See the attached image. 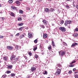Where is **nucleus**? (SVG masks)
Here are the masks:
<instances>
[{
  "instance_id": "obj_1",
  "label": "nucleus",
  "mask_w": 78,
  "mask_h": 78,
  "mask_svg": "<svg viewBox=\"0 0 78 78\" xmlns=\"http://www.w3.org/2000/svg\"><path fill=\"white\" fill-rule=\"evenodd\" d=\"M57 67H56V69L57 70V72L55 73L56 76H58L61 73V67L62 66L60 64H57Z\"/></svg>"
},
{
  "instance_id": "obj_2",
  "label": "nucleus",
  "mask_w": 78,
  "mask_h": 78,
  "mask_svg": "<svg viewBox=\"0 0 78 78\" xmlns=\"http://www.w3.org/2000/svg\"><path fill=\"white\" fill-rule=\"evenodd\" d=\"M10 59L11 61L15 60L16 61H17L18 60V58H16V56L14 55V53H12V54L11 56L10 57Z\"/></svg>"
},
{
  "instance_id": "obj_3",
  "label": "nucleus",
  "mask_w": 78,
  "mask_h": 78,
  "mask_svg": "<svg viewBox=\"0 0 78 78\" xmlns=\"http://www.w3.org/2000/svg\"><path fill=\"white\" fill-rule=\"evenodd\" d=\"M58 53L59 55H61V56H63V55H66V52L63 51L62 50L60 51H59L58 52Z\"/></svg>"
},
{
  "instance_id": "obj_4",
  "label": "nucleus",
  "mask_w": 78,
  "mask_h": 78,
  "mask_svg": "<svg viewBox=\"0 0 78 78\" xmlns=\"http://www.w3.org/2000/svg\"><path fill=\"white\" fill-rule=\"evenodd\" d=\"M59 29L61 30V31H62V32H65V31H66V29L64 27H59Z\"/></svg>"
},
{
  "instance_id": "obj_5",
  "label": "nucleus",
  "mask_w": 78,
  "mask_h": 78,
  "mask_svg": "<svg viewBox=\"0 0 78 78\" xmlns=\"http://www.w3.org/2000/svg\"><path fill=\"white\" fill-rule=\"evenodd\" d=\"M13 67V66L12 65H7V68L8 70H10L12 69Z\"/></svg>"
},
{
  "instance_id": "obj_6",
  "label": "nucleus",
  "mask_w": 78,
  "mask_h": 78,
  "mask_svg": "<svg viewBox=\"0 0 78 78\" xmlns=\"http://www.w3.org/2000/svg\"><path fill=\"white\" fill-rule=\"evenodd\" d=\"M31 71L32 72H35L36 71V68L35 67H31Z\"/></svg>"
},
{
  "instance_id": "obj_7",
  "label": "nucleus",
  "mask_w": 78,
  "mask_h": 78,
  "mask_svg": "<svg viewBox=\"0 0 78 78\" xmlns=\"http://www.w3.org/2000/svg\"><path fill=\"white\" fill-rule=\"evenodd\" d=\"M10 13H9L10 16L12 17H14L15 16V14L12 12H10Z\"/></svg>"
},
{
  "instance_id": "obj_8",
  "label": "nucleus",
  "mask_w": 78,
  "mask_h": 78,
  "mask_svg": "<svg viewBox=\"0 0 78 78\" xmlns=\"http://www.w3.org/2000/svg\"><path fill=\"white\" fill-rule=\"evenodd\" d=\"M11 8L13 10L15 11L16 10V9H17V7H15L14 6L12 5L11 6Z\"/></svg>"
},
{
  "instance_id": "obj_9",
  "label": "nucleus",
  "mask_w": 78,
  "mask_h": 78,
  "mask_svg": "<svg viewBox=\"0 0 78 78\" xmlns=\"http://www.w3.org/2000/svg\"><path fill=\"white\" fill-rule=\"evenodd\" d=\"M7 49L9 50H12V47L11 46H8L7 47Z\"/></svg>"
},
{
  "instance_id": "obj_10",
  "label": "nucleus",
  "mask_w": 78,
  "mask_h": 78,
  "mask_svg": "<svg viewBox=\"0 0 78 78\" xmlns=\"http://www.w3.org/2000/svg\"><path fill=\"white\" fill-rule=\"evenodd\" d=\"M78 44L76 43H74L71 46V47H75L76 45H78Z\"/></svg>"
},
{
  "instance_id": "obj_11",
  "label": "nucleus",
  "mask_w": 78,
  "mask_h": 78,
  "mask_svg": "<svg viewBox=\"0 0 78 78\" xmlns=\"http://www.w3.org/2000/svg\"><path fill=\"white\" fill-rule=\"evenodd\" d=\"M42 22L44 23V25H47V24L48 23V22H47V21L45 20H43Z\"/></svg>"
},
{
  "instance_id": "obj_12",
  "label": "nucleus",
  "mask_w": 78,
  "mask_h": 78,
  "mask_svg": "<svg viewBox=\"0 0 78 78\" xmlns=\"http://www.w3.org/2000/svg\"><path fill=\"white\" fill-rule=\"evenodd\" d=\"M25 37V35L23 34H22L20 36V39H22L23 38V37Z\"/></svg>"
},
{
  "instance_id": "obj_13",
  "label": "nucleus",
  "mask_w": 78,
  "mask_h": 78,
  "mask_svg": "<svg viewBox=\"0 0 78 78\" xmlns=\"http://www.w3.org/2000/svg\"><path fill=\"white\" fill-rule=\"evenodd\" d=\"M47 34H45L43 35V38L44 39H45V38H47Z\"/></svg>"
},
{
  "instance_id": "obj_14",
  "label": "nucleus",
  "mask_w": 78,
  "mask_h": 78,
  "mask_svg": "<svg viewBox=\"0 0 78 78\" xmlns=\"http://www.w3.org/2000/svg\"><path fill=\"white\" fill-rule=\"evenodd\" d=\"M28 35L29 36V38H30V37L32 36V33H28Z\"/></svg>"
},
{
  "instance_id": "obj_15",
  "label": "nucleus",
  "mask_w": 78,
  "mask_h": 78,
  "mask_svg": "<svg viewBox=\"0 0 78 78\" xmlns=\"http://www.w3.org/2000/svg\"><path fill=\"white\" fill-rule=\"evenodd\" d=\"M3 59L5 61H7V59H8V57L7 56H4L3 57Z\"/></svg>"
},
{
  "instance_id": "obj_16",
  "label": "nucleus",
  "mask_w": 78,
  "mask_h": 78,
  "mask_svg": "<svg viewBox=\"0 0 78 78\" xmlns=\"http://www.w3.org/2000/svg\"><path fill=\"white\" fill-rule=\"evenodd\" d=\"M16 76V74L15 73H12L10 74V76L13 77L14 76Z\"/></svg>"
},
{
  "instance_id": "obj_17",
  "label": "nucleus",
  "mask_w": 78,
  "mask_h": 78,
  "mask_svg": "<svg viewBox=\"0 0 78 78\" xmlns=\"http://www.w3.org/2000/svg\"><path fill=\"white\" fill-rule=\"evenodd\" d=\"M45 11L46 12H49L50 11V9L46 8L45 9Z\"/></svg>"
},
{
  "instance_id": "obj_18",
  "label": "nucleus",
  "mask_w": 78,
  "mask_h": 78,
  "mask_svg": "<svg viewBox=\"0 0 78 78\" xmlns=\"http://www.w3.org/2000/svg\"><path fill=\"white\" fill-rule=\"evenodd\" d=\"M40 27L41 28H43V29H44V28H45V26L43 25H40Z\"/></svg>"
},
{
  "instance_id": "obj_19",
  "label": "nucleus",
  "mask_w": 78,
  "mask_h": 78,
  "mask_svg": "<svg viewBox=\"0 0 78 78\" xmlns=\"http://www.w3.org/2000/svg\"><path fill=\"white\" fill-rule=\"evenodd\" d=\"M19 12L20 14H23V11L22 10H19Z\"/></svg>"
},
{
  "instance_id": "obj_20",
  "label": "nucleus",
  "mask_w": 78,
  "mask_h": 78,
  "mask_svg": "<svg viewBox=\"0 0 78 78\" xmlns=\"http://www.w3.org/2000/svg\"><path fill=\"white\" fill-rule=\"evenodd\" d=\"M52 44L53 47H55V42L53 41H52Z\"/></svg>"
},
{
  "instance_id": "obj_21",
  "label": "nucleus",
  "mask_w": 78,
  "mask_h": 78,
  "mask_svg": "<svg viewBox=\"0 0 78 78\" xmlns=\"http://www.w3.org/2000/svg\"><path fill=\"white\" fill-rule=\"evenodd\" d=\"M43 73L44 75H47L48 73H47V72L45 71H44L43 72Z\"/></svg>"
},
{
  "instance_id": "obj_22",
  "label": "nucleus",
  "mask_w": 78,
  "mask_h": 78,
  "mask_svg": "<svg viewBox=\"0 0 78 78\" xmlns=\"http://www.w3.org/2000/svg\"><path fill=\"white\" fill-rule=\"evenodd\" d=\"M9 3L11 4V3H12L13 1L12 0H9L8 1Z\"/></svg>"
},
{
  "instance_id": "obj_23",
  "label": "nucleus",
  "mask_w": 78,
  "mask_h": 78,
  "mask_svg": "<svg viewBox=\"0 0 78 78\" xmlns=\"http://www.w3.org/2000/svg\"><path fill=\"white\" fill-rule=\"evenodd\" d=\"M16 5H19L20 4V2L18 1H17L15 2Z\"/></svg>"
},
{
  "instance_id": "obj_24",
  "label": "nucleus",
  "mask_w": 78,
  "mask_h": 78,
  "mask_svg": "<svg viewBox=\"0 0 78 78\" xmlns=\"http://www.w3.org/2000/svg\"><path fill=\"white\" fill-rule=\"evenodd\" d=\"M50 10L51 12H53V11H55V9L52 8H51L50 9Z\"/></svg>"
},
{
  "instance_id": "obj_25",
  "label": "nucleus",
  "mask_w": 78,
  "mask_h": 78,
  "mask_svg": "<svg viewBox=\"0 0 78 78\" xmlns=\"http://www.w3.org/2000/svg\"><path fill=\"white\" fill-rule=\"evenodd\" d=\"M19 26H20V27H21V26H22L23 25V23H20L18 24Z\"/></svg>"
},
{
  "instance_id": "obj_26",
  "label": "nucleus",
  "mask_w": 78,
  "mask_h": 78,
  "mask_svg": "<svg viewBox=\"0 0 78 78\" xmlns=\"http://www.w3.org/2000/svg\"><path fill=\"white\" fill-rule=\"evenodd\" d=\"M23 28H24V27H22L20 28L19 29V30H20V31H21V30H23Z\"/></svg>"
},
{
  "instance_id": "obj_27",
  "label": "nucleus",
  "mask_w": 78,
  "mask_h": 78,
  "mask_svg": "<svg viewBox=\"0 0 78 78\" xmlns=\"http://www.w3.org/2000/svg\"><path fill=\"white\" fill-rule=\"evenodd\" d=\"M68 24H70L71 23V21L68 20L66 21Z\"/></svg>"
},
{
  "instance_id": "obj_28",
  "label": "nucleus",
  "mask_w": 78,
  "mask_h": 78,
  "mask_svg": "<svg viewBox=\"0 0 78 78\" xmlns=\"http://www.w3.org/2000/svg\"><path fill=\"white\" fill-rule=\"evenodd\" d=\"M78 34H74V36L75 37H78Z\"/></svg>"
},
{
  "instance_id": "obj_29",
  "label": "nucleus",
  "mask_w": 78,
  "mask_h": 78,
  "mask_svg": "<svg viewBox=\"0 0 78 78\" xmlns=\"http://www.w3.org/2000/svg\"><path fill=\"white\" fill-rule=\"evenodd\" d=\"M48 50H51V45H50L48 47Z\"/></svg>"
},
{
  "instance_id": "obj_30",
  "label": "nucleus",
  "mask_w": 78,
  "mask_h": 78,
  "mask_svg": "<svg viewBox=\"0 0 78 78\" xmlns=\"http://www.w3.org/2000/svg\"><path fill=\"white\" fill-rule=\"evenodd\" d=\"M28 55L29 56H32V55H33V54L31 52H29L28 53Z\"/></svg>"
},
{
  "instance_id": "obj_31",
  "label": "nucleus",
  "mask_w": 78,
  "mask_h": 78,
  "mask_svg": "<svg viewBox=\"0 0 78 78\" xmlns=\"http://www.w3.org/2000/svg\"><path fill=\"white\" fill-rule=\"evenodd\" d=\"M22 18H18V20L19 21H22Z\"/></svg>"
},
{
  "instance_id": "obj_32",
  "label": "nucleus",
  "mask_w": 78,
  "mask_h": 78,
  "mask_svg": "<svg viewBox=\"0 0 78 78\" xmlns=\"http://www.w3.org/2000/svg\"><path fill=\"white\" fill-rule=\"evenodd\" d=\"M6 73H7V74H8L9 73H11V71H7L6 72Z\"/></svg>"
},
{
  "instance_id": "obj_33",
  "label": "nucleus",
  "mask_w": 78,
  "mask_h": 78,
  "mask_svg": "<svg viewBox=\"0 0 78 78\" xmlns=\"http://www.w3.org/2000/svg\"><path fill=\"white\" fill-rule=\"evenodd\" d=\"M34 43H35L36 44V43H37V39H36L34 41Z\"/></svg>"
},
{
  "instance_id": "obj_34",
  "label": "nucleus",
  "mask_w": 78,
  "mask_h": 78,
  "mask_svg": "<svg viewBox=\"0 0 78 78\" xmlns=\"http://www.w3.org/2000/svg\"><path fill=\"white\" fill-rule=\"evenodd\" d=\"M69 67H74V65L73 64H71V65H70L69 66Z\"/></svg>"
},
{
  "instance_id": "obj_35",
  "label": "nucleus",
  "mask_w": 78,
  "mask_h": 78,
  "mask_svg": "<svg viewBox=\"0 0 78 78\" xmlns=\"http://www.w3.org/2000/svg\"><path fill=\"white\" fill-rule=\"evenodd\" d=\"M15 48H16V50H18L19 49L18 45H16L15 46Z\"/></svg>"
},
{
  "instance_id": "obj_36",
  "label": "nucleus",
  "mask_w": 78,
  "mask_h": 78,
  "mask_svg": "<svg viewBox=\"0 0 78 78\" xmlns=\"http://www.w3.org/2000/svg\"><path fill=\"white\" fill-rule=\"evenodd\" d=\"M4 76L2 78H5L6 76H7L5 74V75H3L2 76V77Z\"/></svg>"
},
{
  "instance_id": "obj_37",
  "label": "nucleus",
  "mask_w": 78,
  "mask_h": 78,
  "mask_svg": "<svg viewBox=\"0 0 78 78\" xmlns=\"http://www.w3.org/2000/svg\"><path fill=\"white\" fill-rule=\"evenodd\" d=\"M64 22V21L63 20H62L61 23L62 24H63Z\"/></svg>"
},
{
  "instance_id": "obj_38",
  "label": "nucleus",
  "mask_w": 78,
  "mask_h": 78,
  "mask_svg": "<svg viewBox=\"0 0 78 78\" xmlns=\"http://www.w3.org/2000/svg\"><path fill=\"white\" fill-rule=\"evenodd\" d=\"M68 24V23H67V22H65V26H67V24Z\"/></svg>"
},
{
  "instance_id": "obj_39",
  "label": "nucleus",
  "mask_w": 78,
  "mask_h": 78,
  "mask_svg": "<svg viewBox=\"0 0 78 78\" xmlns=\"http://www.w3.org/2000/svg\"><path fill=\"white\" fill-rule=\"evenodd\" d=\"M35 58H36V59H37V58H38V55H35Z\"/></svg>"
},
{
  "instance_id": "obj_40",
  "label": "nucleus",
  "mask_w": 78,
  "mask_h": 78,
  "mask_svg": "<svg viewBox=\"0 0 78 78\" xmlns=\"http://www.w3.org/2000/svg\"><path fill=\"white\" fill-rule=\"evenodd\" d=\"M19 35H20V34H19V33H18L15 36H18Z\"/></svg>"
},
{
  "instance_id": "obj_41",
  "label": "nucleus",
  "mask_w": 78,
  "mask_h": 78,
  "mask_svg": "<svg viewBox=\"0 0 78 78\" xmlns=\"http://www.w3.org/2000/svg\"><path fill=\"white\" fill-rule=\"evenodd\" d=\"M37 50V47H36V48H34L33 50L34 51H36Z\"/></svg>"
},
{
  "instance_id": "obj_42",
  "label": "nucleus",
  "mask_w": 78,
  "mask_h": 78,
  "mask_svg": "<svg viewBox=\"0 0 78 78\" xmlns=\"http://www.w3.org/2000/svg\"><path fill=\"white\" fill-rule=\"evenodd\" d=\"M4 37L3 36L0 35V39H2V38H3Z\"/></svg>"
},
{
  "instance_id": "obj_43",
  "label": "nucleus",
  "mask_w": 78,
  "mask_h": 78,
  "mask_svg": "<svg viewBox=\"0 0 78 78\" xmlns=\"http://www.w3.org/2000/svg\"><path fill=\"white\" fill-rule=\"evenodd\" d=\"M63 44L64 45H67V44L65 42H63Z\"/></svg>"
},
{
  "instance_id": "obj_44",
  "label": "nucleus",
  "mask_w": 78,
  "mask_h": 78,
  "mask_svg": "<svg viewBox=\"0 0 78 78\" xmlns=\"http://www.w3.org/2000/svg\"><path fill=\"white\" fill-rule=\"evenodd\" d=\"M75 77L76 78H78V75H75Z\"/></svg>"
},
{
  "instance_id": "obj_45",
  "label": "nucleus",
  "mask_w": 78,
  "mask_h": 78,
  "mask_svg": "<svg viewBox=\"0 0 78 78\" xmlns=\"http://www.w3.org/2000/svg\"><path fill=\"white\" fill-rule=\"evenodd\" d=\"M26 9L27 10H30V9L29 7H27Z\"/></svg>"
},
{
  "instance_id": "obj_46",
  "label": "nucleus",
  "mask_w": 78,
  "mask_h": 78,
  "mask_svg": "<svg viewBox=\"0 0 78 78\" xmlns=\"http://www.w3.org/2000/svg\"><path fill=\"white\" fill-rule=\"evenodd\" d=\"M1 18H2V19H1L2 20H5V18H4L3 17H2Z\"/></svg>"
},
{
  "instance_id": "obj_47",
  "label": "nucleus",
  "mask_w": 78,
  "mask_h": 78,
  "mask_svg": "<svg viewBox=\"0 0 78 78\" xmlns=\"http://www.w3.org/2000/svg\"><path fill=\"white\" fill-rule=\"evenodd\" d=\"M72 73V71H69V73L70 74V73Z\"/></svg>"
},
{
  "instance_id": "obj_48",
  "label": "nucleus",
  "mask_w": 78,
  "mask_h": 78,
  "mask_svg": "<svg viewBox=\"0 0 78 78\" xmlns=\"http://www.w3.org/2000/svg\"><path fill=\"white\" fill-rule=\"evenodd\" d=\"M24 57L26 59H28V58H27V57L26 56H24Z\"/></svg>"
},
{
  "instance_id": "obj_49",
  "label": "nucleus",
  "mask_w": 78,
  "mask_h": 78,
  "mask_svg": "<svg viewBox=\"0 0 78 78\" xmlns=\"http://www.w3.org/2000/svg\"><path fill=\"white\" fill-rule=\"evenodd\" d=\"M75 31H78V28H76L75 30Z\"/></svg>"
},
{
  "instance_id": "obj_50",
  "label": "nucleus",
  "mask_w": 78,
  "mask_h": 78,
  "mask_svg": "<svg viewBox=\"0 0 78 78\" xmlns=\"http://www.w3.org/2000/svg\"><path fill=\"white\" fill-rule=\"evenodd\" d=\"M73 63H74V62H71L70 63V65H72V64H73Z\"/></svg>"
},
{
  "instance_id": "obj_51",
  "label": "nucleus",
  "mask_w": 78,
  "mask_h": 78,
  "mask_svg": "<svg viewBox=\"0 0 78 78\" xmlns=\"http://www.w3.org/2000/svg\"><path fill=\"white\" fill-rule=\"evenodd\" d=\"M76 8L78 9V5H77L76 6Z\"/></svg>"
},
{
  "instance_id": "obj_52",
  "label": "nucleus",
  "mask_w": 78,
  "mask_h": 78,
  "mask_svg": "<svg viewBox=\"0 0 78 78\" xmlns=\"http://www.w3.org/2000/svg\"><path fill=\"white\" fill-rule=\"evenodd\" d=\"M73 70L74 71H75V70H76V69L74 68V69H73Z\"/></svg>"
},
{
  "instance_id": "obj_53",
  "label": "nucleus",
  "mask_w": 78,
  "mask_h": 78,
  "mask_svg": "<svg viewBox=\"0 0 78 78\" xmlns=\"http://www.w3.org/2000/svg\"><path fill=\"white\" fill-rule=\"evenodd\" d=\"M66 8H69V5H66Z\"/></svg>"
},
{
  "instance_id": "obj_54",
  "label": "nucleus",
  "mask_w": 78,
  "mask_h": 78,
  "mask_svg": "<svg viewBox=\"0 0 78 78\" xmlns=\"http://www.w3.org/2000/svg\"><path fill=\"white\" fill-rule=\"evenodd\" d=\"M78 73V71H76L74 72V73Z\"/></svg>"
},
{
  "instance_id": "obj_55",
  "label": "nucleus",
  "mask_w": 78,
  "mask_h": 78,
  "mask_svg": "<svg viewBox=\"0 0 78 78\" xmlns=\"http://www.w3.org/2000/svg\"><path fill=\"white\" fill-rule=\"evenodd\" d=\"M66 1H67L68 2H70V0H65Z\"/></svg>"
},
{
  "instance_id": "obj_56",
  "label": "nucleus",
  "mask_w": 78,
  "mask_h": 78,
  "mask_svg": "<svg viewBox=\"0 0 78 78\" xmlns=\"http://www.w3.org/2000/svg\"><path fill=\"white\" fill-rule=\"evenodd\" d=\"M68 28H70V26H68Z\"/></svg>"
},
{
  "instance_id": "obj_57",
  "label": "nucleus",
  "mask_w": 78,
  "mask_h": 78,
  "mask_svg": "<svg viewBox=\"0 0 78 78\" xmlns=\"http://www.w3.org/2000/svg\"><path fill=\"white\" fill-rule=\"evenodd\" d=\"M73 62H74V63H75V62H76V61H74Z\"/></svg>"
},
{
  "instance_id": "obj_58",
  "label": "nucleus",
  "mask_w": 78,
  "mask_h": 78,
  "mask_svg": "<svg viewBox=\"0 0 78 78\" xmlns=\"http://www.w3.org/2000/svg\"><path fill=\"white\" fill-rule=\"evenodd\" d=\"M1 7H2V5L0 4V8H1Z\"/></svg>"
},
{
  "instance_id": "obj_59",
  "label": "nucleus",
  "mask_w": 78,
  "mask_h": 78,
  "mask_svg": "<svg viewBox=\"0 0 78 78\" xmlns=\"http://www.w3.org/2000/svg\"><path fill=\"white\" fill-rule=\"evenodd\" d=\"M13 36V35H10L12 37V36Z\"/></svg>"
},
{
  "instance_id": "obj_60",
  "label": "nucleus",
  "mask_w": 78,
  "mask_h": 78,
  "mask_svg": "<svg viewBox=\"0 0 78 78\" xmlns=\"http://www.w3.org/2000/svg\"><path fill=\"white\" fill-rule=\"evenodd\" d=\"M26 30H28V27H26Z\"/></svg>"
},
{
  "instance_id": "obj_61",
  "label": "nucleus",
  "mask_w": 78,
  "mask_h": 78,
  "mask_svg": "<svg viewBox=\"0 0 78 78\" xmlns=\"http://www.w3.org/2000/svg\"><path fill=\"white\" fill-rule=\"evenodd\" d=\"M40 1V2H42V0H39Z\"/></svg>"
},
{
  "instance_id": "obj_62",
  "label": "nucleus",
  "mask_w": 78,
  "mask_h": 78,
  "mask_svg": "<svg viewBox=\"0 0 78 78\" xmlns=\"http://www.w3.org/2000/svg\"><path fill=\"white\" fill-rule=\"evenodd\" d=\"M0 63H1V61H0Z\"/></svg>"
},
{
  "instance_id": "obj_63",
  "label": "nucleus",
  "mask_w": 78,
  "mask_h": 78,
  "mask_svg": "<svg viewBox=\"0 0 78 78\" xmlns=\"http://www.w3.org/2000/svg\"><path fill=\"white\" fill-rule=\"evenodd\" d=\"M50 0V1H51V0Z\"/></svg>"
}]
</instances>
